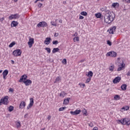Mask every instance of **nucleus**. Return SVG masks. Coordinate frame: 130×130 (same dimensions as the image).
<instances>
[{"label":"nucleus","mask_w":130,"mask_h":130,"mask_svg":"<svg viewBox=\"0 0 130 130\" xmlns=\"http://www.w3.org/2000/svg\"><path fill=\"white\" fill-rule=\"evenodd\" d=\"M115 14L113 13H107L104 16V22L107 24H110L111 22L114 20Z\"/></svg>","instance_id":"f257e3e1"},{"label":"nucleus","mask_w":130,"mask_h":130,"mask_svg":"<svg viewBox=\"0 0 130 130\" xmlns=\"http://www.w3.org/2000/svg\"><path fill=\"white\" fill-rule=\"evenodd\" d=\"M116 61L117 66L118 67L117 70V72H120V71H122L123 70H124V69H125V63H124L123 60L119 57L117 58Z\"/></svg>","instance_id":"f03ea898"},{"label":"nucleus","mask_w":130,"mask_h":130,"mask_svg":"<svg viewBox=\"0 0 130 130\" xmlns=\"http://www.w3.org/2000/svg\"><path fill=\"white\" fill-rule=\"evenodd\" d=\"M117 122L118 123H121V124H126V125H130V120L127 118H124L121 120H117Z\"/></svg>","instance_id":"7ed1b4c3"},{"label":"nucleus","mask_w":130,"mask_h":130,"mask_svg":"<svg viewBox=\"0 0 130 130\" xmlns=\"http://www.w3.org/2000/svg\"><path fill=\"white\" fill-rule=\"evenodd\" d=\"M9 96H6L5 98H2L0 101V105L3 104L4 105H8L9 103Z\"/></svg>","instance_id":"20e7f679"},{"label":"nucleus","mask_w":130,"mask_h":130,"mask_svg":"<svg viewBox=\"0 0 130 130\" xmlns=\"http://www.w3.org/2000/svg\"><path fill=\"white\" fill-rule=\"evenodd\" d=\"M22 51L20 49H16L13 52V55L14 56H21Z\"/></svg>","instance_id":"39448f33"},{"label":"nucleus","mask_w":130,"mask_h":130,"mask_svg":"<svg viewBox=\"0 0 130 130\" xmlns=\"http://www.w3.org/2000/svg\"><path fill=\"white\" fill-rule=\"evenodd\" d=\"M20 18V15L19 14H11L9 17V19L10 20H16L17 19H19Z\"/></svg>","instance_id":"423d86ee"},{"label":"nucleus","mask_w":130,"mask_h":130,"mask_svg":"<svg viewBox=\"0 0 130 130\" xmlns=\"http://www.w3.org/2000/svg\"><path fill=\"white\" fill-rule=\"evenodd\" d=\"M117 55V53L113 51H110L106 54V56H111V57H116Z\"/></svg>","instance_id":"0eeeda50"},{"label":"nucleus","mask_w":130,"mask_h":130,"mask_svg":"<svg viewBox=\"0 0 130 130\" xmlns=\"http://www.w3.org/2000/svg\"><path fill=\"white\" fill-rule=\"evenodd\" d=\"M29 100H30V103L27 107V110H29V109L31 108L34 104V99H33V98H31L29 99Z\"/></svg>","instance_id":"6e6552de"},{"label":"nucleus","mask_w":130,"mask_h":130,"mask_svg":"<svg viewBox=\"0 0 130 130\" xmlns=\"http://www.w3.org/2000/svg\"><path fill=\"white\" fill-rule=\"evenodd\" d=\"M116 30V26H114L111 27L110 29L108 30V32H109L110 34H114V32H115Z\"/></svg>","instance_id":"1a4fd4ad"},{"label":"nucleus","mask_w":130,"mask_h":130,"mask_svg":"<svg viewBox=\"0 0 130 130\" xmlns=\"http://www.w3.org/2000/svg\"><path fill=\"white\" fill-rule=\"evenodd\" d=\"M29 48H31L34 44V39L32 38H29V41L27 43Z\"/></svg>","instance_id":"9d476101"},{"label":"nucleus","mask_w":130,"mask_h":130,"mask_svg":"<svg viewBox=\"0 0 130 130\" xmlns=\"http://www.w3.org/2000/svg\"><path fill=\"white\" fill-rule=\"evenodd\" d=\"M37 26L38 27H47V23L45 21H42L39 22Z\"/></svg>","instance_id":"9b49d317"},{"label":"nucleus","mask_w":130,"mask_h":130,"mask_svg":"<svg viewBox=\"0 0 130 130\" xmlns=\"http://www.w3.org/2000/svg\"><path fill=\"white\" fill-rule=\"evenodd\" d=\"M27 78H28V76H27V75H22L20 78L19 82L20 83H22V82H23L24 83V82H25L26 80H27Z\"/></svg>","instance_id":"f8f14e48"},{"label":"nucleus","mask_w":130,"mask_h":130,"mask_svg":"<svg viewBox=\"0 0 130 130\" xmlns=\"http://www.w3.org/2000/svg\"><path fill=\"white\" fill-rule=\"evenodd\" d=\"M120 81H121V77L118 76L113 80V83L114 84H118Z\"/></svg>","instance_id":"ddd939ff"},{"label":"nucleus","mask_w":130,"mask_h":130,"mask_svg":"<svg viewBox=\"0 0 130 130\" xmlns=\"http://www.w3.org/2000/svg\"><path fill=\"white\" fill-rule=\"evenodd\" d=\"M109 71L110 72H114L115 71V66L113 64H110L109 67Z\"/></svg>","instance_id":"4468645a"},{"label":"nucleus","mask_w":130,"mask_h":130,"mask_svg":"<svg viewBox=\"0 0 130 130\" xmlns=\"http://www.w3.org/2000/svg\"><path fill=\"white\" fill-rule=\"evenodd\" d=\"M70 113L72 114V115H78V114H80V113H81V110H77L75 111H71Z\"/></svg>","instance_id":"2eb2a0df"},{"label":"nucleus","mask_w":130,"mask_h":130,"mask_svg":"<svg viewBox=\"0 0 130 130\" xmlns=\"http://www.w3.org/2000/svg\"><path fill=\"white\" fill-rule=\"evenodd\" d=\"M26 106V102L22 101L20 103L19 105V108L20 109H23Z\"/></svg>","instance_id":"dca6fc26"},{"label":"nucleus","mask_w":130,"mask_h":130,"mask_svg":"<svg viewBox=\"0 0 130 130\" xmlns=\"http://www.w3.org/2000/svg\"><path fill=\"white\" fill-rule=\"evenodd\" d=\"M50 40H51V38H46L45 40L44 41V43L46 45H48L50 44Z\"/></svg>","instance_id":"f3484780"},{"label":"nucleus","mask_w":130,"mask_h":130,"mask_svg":"<svg viewBox=\"0 0 130 130\" xmlns=\"http://www.w3.org/2000/svg\"><path fill=\"white\" fill-rule=\"evenodd\" d=\"M23 83L25 84V86H29L30 84H32V81L29 79H26Z\"/></svg>","instance_id":"a211bd4d"},{"label":"nucleus","mask_w":130,"mask_h":130,"mask_svg":"<svg viewBox=\"0 0 130 130\" xmlns=\"http://www.w3.org/2000/svg\"><path fill=\"white\" fill-rule=\"evenodd\" d=\"M18 22L16 21H13L12 22H11V27H17V26H18Z\"/></svg>","instance_id":"6ab92c4d"},{"label":"nucleus","mask_w":130,"mask_h":130,"mask_svg":"<svg viewBox=\"0 0 130 130\" xmlns=\"http://www.w3.org/2000/svg\"><path fill=\"white\" fill-rule=\"evenodd\" d=\"M61 81V77L58 76L56 78V79L55 80V81L54 82V83H60Z\"/></svg>","instance_id":"aec40b11"},{"label":"nucleus","mask_w":130,"mask_h":130,"mask_svg":"<svg viewBox=\"0 0 130 130\" xmlns=\"http://www.w3.org/2000/svg\"><path fill=\"white\" fill-rule=\"evenodd\" d=\"M112 8H118L119 7V4L118 3H114L112 4Z\"/></svg>","instance_id":"412c9836"},{"label":"nucleus","mask_w":130,"mask_h":130,"mask_svg":"<svg viewBox=\"0 0 130 130\" xmlns=\"http://www.w3.org/2000/svg\"><path fill=\"white\" fill-rule=\"evenodd\" d=\"M114 100H115L116 101L120 100V96H119V95L116 94V95H114Z\"/></svg>","instance_id":"4be33fe9"},{"label":"nucleus","mask_w":130,"mask_h":130,"mask_svg":"<svg viewBox=\"0 0 130 130\" xmlns=\"http://www.w3.org/2000/svg\"><path fill=\"white\" fill-rule=\"evenodd\" d=\"M126 87H127L126 84H122V85L121 86V89L123 91H125V90H126Z\"/></svg>","instance_id":"5701e85b"},{"label":"nucleus","mask_w":130,"mask_h":130,"mask_svg":"<svg viewBox=\"0 0 130 130\" xmlns=\"http://www.w3.org/2000/svg\"><path fill=\"white\" fill-rule=\"evenodd\" d=\"M16 127L17 128H19L21 127V123H20V121H17L16 122Z\"/></svg>","instance_id":"b1692460"},{"label":"nucleus","mask_w":130,"mask_h":130,"mask_svg":"<svg viewBox=\"0 0 130 130\" xmlns=\"http://www.w3.org/2000/svg\"><path fill=\"white\" fill-rule=\"evenodd\" d=\"M73 40H74V42H77L80 41V38L79 37H75L73 39Z\"/></svg>","instance_id":"393cba45"},{"label":"nucleus","mask_w":130,"mask_h":130,"mask_svg":"<svg viewBox=\"0 0 130 130\" xmlns=\"http://www.w3.org/2000/svg\"><path fill=\"white\" fill-rule=\"evenodd\" d=\"M56 21L57 20H55V22H54V21H51V24L52 26H54L55 27H56V26H57V25L56 24Z\"/></svg>","instance_id":"a878e982"},{"label":"nucleus","mask_w":130,"mask_h":130,"mask_svg":"<svg viewBox=\"0 0 130 130\" xmlns=\"http://www.w3.org/2000/svg\"><path fill=\"white\" fill-rule=\"evenodd\" d=\"M8 74H9V71L7 70H5L3 73V76H8Z\"/></svg>","instance_id":"bb28decb"},{"label":"nucleus","mask_w":130,"mask_h":130,"mask_svg":"<svg viewBox=\"0 0 130 130\" xmlns=\"http://www.w3.org/2000/svg\"><path fill=\"white\" fill-rule=\"evenodd\" d=\"M87 77H89V78H90V77H93V72H92V71H89L88 73Z\"/></svg>","instance_id":"cd10ccee"},{"label":"nucleus","mask_w":130,"mask_h":130,"mask_svg":"<svg viewBox=\"0 0 130 130\" xmlns=\"http://www.w3.org/2000/svg\"><path fill=\"white\" fill-rule=\"evenodd\" d=\"M58 50H59V49H58V48H54L52 50V53H55L56 52H57Z\"/></svg>","instance_id":"c85d7f7f"},{"label":"nucleus","mask_w":130,"mask_h":130,"mask_svg":"<svg viewBox=\"0 0 130 130\" xmlns=\"http://www.w3.org/2000/svg\"><path fill=\"white\" fill-rule=\"evenodd\" d=\"M122 109H123V110H124V111H127V110H128V109H129V107L128 106H125V107H123Z\"/></svg>","instance_id":"c756f323"},{"label":"nucleus","mask_w":130,"mask_h":130,"mask_svg":"<svg viewBox=\"0 0 130 130\" xmlns=\"http://www.w3.org/2000/svg\"><path fill=\"white\" fill-rule=\"evenodd\" d=\"M13 110H14V106H10L9 108V111H10V112H12Z\"/></svg>","instance_id":"7c9ffc66"},{"label":"nucleus","mask_w":130,"mask_h":130,"mask_svg":"<svg viewBox=\"0 0 130 130\" xmlns=\"http://www.w3.org/2000/svg\"><path fill=\"white\" fill-rule=\"evenodd\" d=\"M81 15H82V16H87V15H88V14L87 13V12H85V11H82L80 13Z\"/></svg>","instance_id":"2f4dec72"},{"label":"nucleus","mask_w":130,"mask_h":130,"mask_svg":"<svg viewBox=\"0 0 130 130\" xmlns=\"http://www.w3.org/2000/svg\"><path fill=\"white\" fill-rule=\"evenodd\" d=\"M70 101V100L69 99H66L64 100L63 101V104L67 105L69 103V102Z\"/></svg>","instance_id":"473e14b6"},{"label":"nucleus","mask_w":130,"mask_h":130,"mask_svg":"<svg viewBox=\"0 0 130 130\" xmlns=\"http://www.w3.org/2000/svg\"><path fill=\"white\" fill-rule=\"evenodd\" d=\"M15 44H16L15 43V42H12V43L9 45V47H10V48H12V47H13V46H14V45H15Z\"/></svg>","instance_id":"72a5a7b5"},{"label":"nucleus","mask_w":130,"mask_h":130,"mask_svg":"<svg viewBox=\"0 0 130 130\" xmlns=\"http://www.w3.org/2000/svg\"><path fill=\"white\" fill-rule=\"evenodd\" d=\"M95 17H96L98 18H101V14L100 13L95 14Z\"/></svg>","instance_id":"f704fd0d"},{"label":"nucleus","mask_w":130,"mask_h":130,"mask_svg":"<svg viewBox=\"0 0 130 130\" xmlns=\"http://www.w3.org/2000/svg\"><path fill=\"white\" fill-rule=\"evenodd\" d=\"M52 44L54 45H57V44H58V41L57 40L54 41H53Z\"/></svg>","instance_id":"c9c22d12"},{"label":"nucleus","mask_w":130,"mask_h":130,"mask_svg":"<svg viewBox=\"0 0 130 130\" xmlns=\"http://www.w3.org/2000/svg\"><path fill=\"white\" fill-rule=\"evenodd\" d=\"M107 45H109V46H111L112 45V43H111V42H110L109 40L107 41Z\"/></svg>","instance_id":"e433bc0d"},{"label":"nucleus","mask_w":130,"mask_h":130,"mask_svg":"<svg viewBox=\"0 0 130 130\" xmlns=\"http://www.w3.org/2000/svg\"><path fill=\"white\" fill-rule=\"evenodd\" d=\"M90 81H91V77H89V78H87L86 80V84H88V83L90 82Z\"/></svg>","instance_id":"4c0bfd02"},{"label":"nucleus","mask_w":130,"mask_h":130,"mask_svg":"<svg viewBox=\"0 0 130 130\" xmlns=\"http://www.w3.org/2000/svg\"><path fill=\"white\" fill-rule=\"evenodd\" d=\"M45 50H46V51H47V52H48L49 53H50L51 51L50 48H46Z\"/></svg>","instance_id":"58836bf2"},{"label":"nucleus","mask_w":130,"mask_h":130,"mask_svg":"<svg viewBox=\"0 0 130 130\" xmlns=\"http://www.w3.org/2000/svg\"><path fill=\"white\" fill-rule=\"evenodd\" d=\"M64 92H63V91H62L61 93H60V97H62V98H63V97H64Z\"/></svg>","instance_id":"ea45409f"},{"label":"nucleus","mask_w":130,"mask_h":130,"mask_svg":"<svg viewBox=\"0 0 130 130\" xmlns=\"http://www.w3.org/2000/svg\"><path fill=\"white\" fill-rule=\"evenodd\" d=\"M79 86H80V87H81V88H84V87H85V84L79 83Z\"/></svg>","instance_id":"a19ab883"},{"label":"nucleus","mask_w":130,"mask_h":130,"mask_svg":"<svg viewBox=\"0 0 130 130\" xmlns=\"http://www.w3.org/2000/svg\"><path fill=\"white\" fill-rule=\"evenodd\" d=\"M66 109V107H61L59 109V111H63Z\"/></svg>","instance_id":"79ce46f5"},{"label":"nucleus","mask_w":130,"mask_h":130,"mask_svg":"<svg viewBox=\"0 0 130 130\" xmlns=\"http://www.w3.org/2000/svg\"><path fill=\"white\" fill-rule=\"evenodd\" d=\"M43 6V4L42 3H39L38 5V8H41Z\"/></svg>","instance_id":"37998d69"},{"label":"nucleus","mask_w":130,"mask_h":130,"mask_svg":"<svg viewBox=\"0 0 130 130\" xmlns=\"http://www.w3.org/2000/svg\"><path fill=\"white\" fill-rule=\"evenodd\" d=\"M89 126H90V127H93L94 126V124H93L92 122H90L88 123Z\"/></svg>","instance_id":"c03bdc74"},{"label":"nucleus","mask_w":130,"mask_h":130,"mask_svg":"<svg viewBox=\"0 0 130 130\" xmlns=\"http://www.w3.org/2000/svg\"><path fill=\"white\" fill-rule=\"evenodd\" d=\"M62 62L64 63V64H67V59H63L62 61Z\"/></svg>","instance_id":"a18cd8bd"},{"label":"nucleus","mask_w":130,"mask_h":130,"mask_svg":"<svg viewBox=\"0 0 130 130\" xmlns=\"http://www.w3.org/2000/svg\"><path fill=\"white\" fill-rule=\"evenodd\" d=\"M58 35H59L58 32H55L54 36L55 37H57V36H58Z\"/></svg>","instance_id":"49530a36"},{"label":"nucleus","mask_w":130,"mask_h":130,"mask_svg":"<svg viewBox=\"0 0 130 130\" xmlns=\"http://www.w3.org/2000/svg\"><path fill=\"white\" fill-rule=\"evenodd\" d=\"M79 19L80 20H83L84 19V17L82 15L79 16Z\"/></svg>","instance_id":"de8ad7c7"},{"label":"nucleus","mask_w":130,"mask_h":130,"mask_svg":"<svg viewBox=\"0 0 130 130\" xmlns=\"http://www.w3.org/2000/svg\"><path fill=\"white\" fill-rule=\"evenodd\" d=\"M73 36H75V37H78V32H75Z\"/></svg>","instance_id":"09e8293b"},{"label":"nucleus","mask_w":130,"mask_h":130,"mask_svg":"<svg viewBox=\"0 0 130 130\" xmlns=\"http://www.w3.org/2000/svg\"><path fill=\"white\" fill-rule=\"evenodd\" d=\"M51 118V116L50 115L48 116L47 117V119L48 121L50 120Z\"/></svg>","instance_id":"8fccbe9b"},{"label":"nucleus","mask_w":130,"mask_h":130,"mask_svg":"<svg viewBox=\"0 0 130 130\" xmlns=\"http://www.w3.org/2000/svg\"><path fill=\"white\" fill-rule=\"evenodd\" d=\"M84 115H87V110L86 109H84V112L83 113Z\"/></svg>","instance_id":"3c124183"},{"label":"nucleus","mask_w":130,"mask_h":130,"mask_svg":"<svg viewBox=\"0 0 130 130\" xmlns=\"http://www.w3.org/2000/svg\"><path fill=\"white\" fill-rule=\"evenodd\" d=\"M14 90L13 89V88H10L9 89V92H13Z\"/></svg>","instance_id":"603ef678"},{"label":"nucleus","mask_w":130,"mask_h":130,"mask_svg":"<svg viewBox=\"0 0 130 130\" xmlns=\"http://www.w3.org/2000/svg\"><path fill=\"white\" fill-rule=\"evenodd\" d=\"M127 77H130V72L129 71L127 72Z\"/></svg>","instance_id":"864d4df0"},{"label":"nucleus","mask_w":130,"mask_h":130,"mask_svg":"<svg viewBox=\"0 0 130 130\" xmlns=\"http://www.w3.org/2000/svg\"><path fill=\"white\" fill-rule=\"evenodd\" d=\"M5 20V19L4 18H2L0 19V22H3V21H4Z\"/></svg>","instance_id":"5fc2aeb1"},{"label":"nucleus","mask_w":130,"mask_h":130,"mask_svg":"<svg viewBox=\"0 0 130 130\" xmlns=\"http://www.w3.org/2000/svg\"><path fill=\"white\" fill-rule=\"evenodd\" d=\"M123 3H125V4H127V0H122Z\"/></svg>","instance_id":"6e6d98bb"},{"label":"nucleus","mask_w":130,"mask_h":130,"mask_svg":"<svg viewBox=\"0 0 130 130\" xmlns=\"http://www.w3.org/2000/svg\"><path fill=\"white\" fill-rule=\"evenodd\" d=\"M12 64H14L15 63V61L14 60H11Z\"/></svg>","instance_id":"4d7b16f0"},{"label":"nucleus","mask_w":130,"mask_h":130,"mask_svg":"<svg viewBox=\"0 0 130 130\" xmlns=\"http://www.w3.org/2000/svg\"><path fill=\"white\" fill-rule=\"evenodd\" d=\"M127 4H130V0H127Z\"/></svg>","instance_id":"13d9d810"},{"label":"nucleus","mask_w":130,"mask_h":130,"mask_svg":"<svg viewBox=\"0 0 130 130\" xmlns=\"http://www.w3.org/2000/svg\"><path fill=\"white\" fill-rule=\"evenodd\" d=\"M84 61H85V60H81L80 62H84Z\"/></svg>","instance_id":"bf43d9fd"},{"label":"nucleus","mask_w":130,"mask_h":130,"mask_svg":"<svg viewBox=\"0 0 130 130\" xmlns=\"http://www.w3.org/2000/svg\"><path fill=\"white\" fill-rule=\"evenodd\" d=\"M59 23H62V20H59Z\"/></svg>","instance_id":"052dcab7"},{"label":"nucleus","mask_w":130,"mask_h":130,"mask_svg":"<svg viewBox=\"0 0 130 130\" xmlns=\"http://www.w3.org/2000/svg\"><path fill=\"white\" fill-rule=\"evenodd\" d=\"M6 76L3 75V79H4V80L6 79Z\"/></svg>","instance_id":"680f3d73"},{"label":"nucleus","mask_w":130,"mask_h":130,"mask_svg":"<svg viewBox=\"0 0 130 130\" xmlns=\"http://www.w3.org/2000/svg\"><path fill=\"white\" fill-rule=\"evenodd\" d=\"M38 2H43V0H37Z\"/></svg>","instance_id":"e2e57ef3"},{"label":"nucleus","mask_w":130,"mask_h":130,"mask_svg":"<svg viewBox=\"0 0 130 130\" xmlns=\"http://www.w3.org/2000/svg\"><path fill=\"white\" fill-rule=\"evenodd\" d=\"M37 2H38V1L36 0V1L35 2V4H37Z\"/></svg>","instance_id":"0e129e2a"},{"label":"nucleus","mask_w":130,"mask_h":130,"mask_svg":"<svg viewBox=\"0 0 130 130\" xmlns=\"http://www.w3.org/2000/svg\"><path fill=\"white\" fill-rule=\"evenodd\" d=\"M15 3H17L18 2V0H14Z\"/></svg>","instance_id":"69168bd1"},{"label":"nucleus","mask_w":130,"mask_h":130,"mask_svg":"<svg viewBox=\"0 0 130 130\" xmlns=\"http://www.w3.org/2000/svg\"><path fill=\"white\" fill-rule=\"evenodd\" d=\"M26 116H27V114L24 115L25 118H26Z\"/></svg>","instance_id":"338daca9"},{"label":"nucleus","mask_w":130,"mask_h":130,"mask_svg":"<svg viewBox=\"0 0 130 130\" xmlns=\"http://www.w3.org/2000/svg\"><path fill=\"white\" fill-rule=\"evenodd\" d=\"M45 129V128H43V129H41V130H44Z\"/></svg>","instance_id":"774afa93"}]
</instances>
